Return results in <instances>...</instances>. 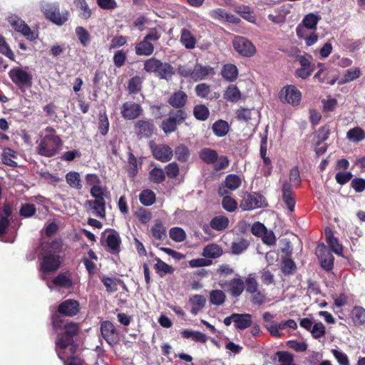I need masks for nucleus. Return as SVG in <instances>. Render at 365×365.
I'll return each instance as SVG.
<instances>
[{
    "mask_svg": "<svg viewBox=\"0 0 365 365\" xmlns=\"http://www.w3.org/2000/svg\"><path fill=\"white\" fill-rule=\"evenodd\" d=\"M66 181L71 188L79 190L83 187L81 175L78 172L70 171L66 173Z\"/></svg>",
    "mask_w": 365,
    "mask_h": 365,
    "instance_id": "cd10ccee",
    "label": "nucleus"
},
{
    "mask_svg": "<svg viewBox=\"0 0 365 365\" xmlns=\"http://www.w3.org/2000/svg\"><path fill=\"white\" fill-rule=\"evenodd\" d=\"M180 42L187 49H192L195 47L196 39L191 32L183 29L181 31Z\"/></svg>",
    "mask_w": 365,
    "mask_h": 365,
    "instance_id": "473e14b6",
    "label": "nucleus"
},
{
    "mask_svg": "<svg viewBox=\"0 0 365 365\" xmlns=\"http://www.w3.org/2000/svg\"><path fill=\"white\" fill-rule=\"evenodd\" d=\"M9 22L13 29L17 32L21 33L27 39L34 38V34L26 23L18 16H12L9 18Z\"/></svg>",
    "mask_w": 365,
    "mask_h": 365,
    "instance_id": "2eb2a0df",
    "label": "nucleus"
},
{
    "mask_svg": "<svg viewBox=\"0 0 365 365\" xmlns=\"http://www.w3.org/2000/svg\"><path fill=\"white\" fill-rule=\"evenodd\" d=\"M195 93L200 98H206L210 93V87L206 83H200L195 87Z\"/></svg>",
    "mask_w": 365,
    "mask_h": 365,
    "instance_id": "338daca9",
    "label": "nucleus"
},
{
    "mask_svg": "<svg viewBox=\"0 0 365 365\" xmlns=\"http://www.w3.org/2000/svg\"><path fill=\"white\" fill-rule=\"evenodd\" d=\"M222 205V207L228 212L235 211L237 207V202L230 196L224 197Z\"/></svg>",
    "mask_w": 365,
    "mask_h": 365,
    "instance_id": "e2e57ef3",
    "label": "nucleus"
},
{
    "mask_svg": "<svg viewBox=\"0 0 365 365\" xmlns=\"http://www.w3.org/2000/svg\"><path fill=\"white\" fill-rule=\"evenodd\" d=\"M156 263L154 267L160 277H163L166 274H172L174 269L172 266L162 261L160 258H156Z\"/></svg>",
    "mask_w": 365,
    "mask_h": 365,
    "instance_id": "79ce46f5",
    "label": "nucleus"
},
{
    "mask_svg": "<svg viewBox=\"0 0 365 365\" xmlns=\"http://www.w3.org/2000/svg\"><path fill=\"white\" fill-rule=\"evenodd\" d=\"M170 237L176 242H182L186 239V233L181 227H175L170 230Z\"/></svg>",
    "mask_w": 365,
    "mask_h": 365,
    "instance_id": "09e8293b",
    "label": "nucleus"
},
{
    "mask_svg": "<svg viewBox=\"0 0 365 365\" xmlns=\"http://www.w3.org/2000/svg\"><path fill=\"white\" fill-rule=\"evenodd\" d=\"M181 334L184 338H186V339L192 338V339L195 341L205 343L207 340V336L205 334H203L200 331H192V330H183L181 332Z\"/></svg>",
    "mask_w": 365,
    "mask_h": 365,
    "instance_id": "a19ab883",
    "label": "nucleus"
},
{
    "mask_svg": "<svg viewBox=\"0 0 365 365\" xmlns=\"http://www.w3.org/2000/svg\"><path fill=\"white\" fill-rule=\"evenodd\" d=\"M331 353L339 365H350L349 358L344 352L334 349H331Z\"/></svg>",
    "mask_w": 365,
    "mask_h": 365,
    "instance_id": "0e129e2a",
    "label": "nucleus"
},
{
    "mask_svg": "<svg viewBox=\"0 0 365 365\" xmlns=\"http://www.w3.org/2000/svg\"><path fill=\"white\" fill-rule=\"evenodd\" d=\"M175 155L176 158L181 162L187 161L190 157V151L187 146L180 144L176 147L175 150Z\"/></svg>",
    "mask_w": 365,
    "mask_h": 365,
    "instance_id": "8fccbe9b",
    "label": "nucleus"
},
{
    "mask_svg": "<svg viewBox=\"0 0 365 365\" xmlns=\"http://www.w3.org/2000/svg\"><path fill=\"white\" fill-rule=\"evenodd\" d=\"M140 202L145 206H150L155 201V193L150 190H143L139 197Z\"/></svg>",
    "mask_w": 365,
    "mask_h": 365,
    "instance_id": "de8ad7c7",
    "label": "nucleus"
},
{
    "mask_svg": "<svg viewBox=\"0 0 365 365\" xmlns=\"http://www.w3.org/2000/svg\"><path fill=\"white\" fill-rule=\"evenodd\" d=\"M150 176L152 181L155 182H161L165 178V173L161 168H155L150 172Z\"/></svg>",
    "mask_w": 365,
    "mask_h": 365,
    "instance_id": "680f3d73",
    "label": "nucleus"
},
{
    "mask_svg": "<svg viewBox=\"0 0 365 365\" xmlns=\"http://www.w3.org/2000/svg\"><path fill=\"white\" fill-rule=\"evenodd\" d=\"M186 118V113L181 110H177L173 115L162 122V129L165 133L174 132L177 124L182 123Z\"/></svg>",
    "mask_w": 365,
    "mask_h": 365,
    "instance_id": "9b49d317",
    "label": "nucleus"
},
{
    "mask_svg": "<svg viewBox=\"0 0 365 365\" xmlns=\"http://www.w3.org/2000/svg\"><path fill=\"white\" fill-rule=\"evenodd\" d=\"M235 327L245 329L252 324V316L250 314H234Z\"/></svg>",
    "mask_w": 365,
    "mask_h": 365,
    "instance_id": "7c9ffc66",
    "label": "nucleus"
},
{
    "mask_svg": "<svg viewBox=\"0 0 365 365\" xmlns=\"http://www.w3.org/2000/svg\"><path fill=\"white\" fill-rule=\"evenodd\" d=\"M241 179L240 178L234 174L228 175L225 180V187L230 189V190H237L241 185Z\"/></svg>",
    "mask_w": 365,
    "mask_h": 365,
    "instance_id": "a18cd8bd",
    "label": "nucleus"
},
{
    "mask_svg": "<svg viewBox=\"0 0 365 365\" xmlns=\"http://www.w3.org/2000/svg\"><path fill=\"white\" fill-rule=\"evenodd\" d=\"M220 286L227 289V292L235 297L242 294L245 289V282L241 278H234L230 281L222 282Z\"/></svg>",
    "mask_w": 365,
    "mask_h": 365,
    "instance_id": "4468645a",
    "label": "nucleus"
},
{
    "mask_svg": "<svg viewBox=\"0 0 365 365\" xmlns=\"http://www.w3.org/2000/svg\"><path fill=\"white\" fill-rule=\"evenodd\" d=\"M318 249L323 250V253L321 255V265L326 270H330L333 267L334 257L332 255L326 250L324 245L319 246Z\"/></svg>",
    "mask_w": 365,
    "mask_h": 365,
    "instance_id": "72a5a7b5",
    "label": "nucleus"
},
{
    "mask_svg": "<svg viewBox=\"0 0 365 365\" xmlns=\"http://www.w3.org/2000/svg\"><path fill=\"white\" fill-rule=\"evenodd\" d=\"M212 73H214V71L212 67L196 64L192 71V79L195 81L202 80Z\"/></svg>",
    "mask_w": 365,
    "mask_h": 365,
    "instance_id": "b1692460",
    "label": "nucleus"
},
{
    "mask_svg": "<svg viewBox=\"0 0 365 365\" xmlns=\"http://www.w3.org/2000/svg\"><path fill=\"white\" fill-rule=\"evenodd\" d=\"M222 76L227 81H235L238 76V69L234 64H226L222 70Z\"/></svg>",
    "mask_w": 365,
    "mask_h": 365,
    "instance_id": "f704fd0d",
    "label": "nucleus"
},
{
    "mask_svg": "<svg viewBox=\"0 0 365 365\" xmlns=\"http://www.w3.org/2000/svg\"><path fill=\"white\" fill-rule=\"evenodd\" d=\"M53 326L56 329H64V332L58 334L56 341V351L58 358L66 363L67 357L72 356L75 347L73 336L79 331L78 324L73 322H65L58 316L53 317Z\"/></svg>",
    "mask_w": 365,
    "mask_h": 365,
    "instance_id": "f257e3e1",
    "label": "nucleus"
},
{
    "mask_svg": "<svg viewBox=\"0 0 365 365\" xmlns=\"http://www.w3.org/2000/svg\"><path fill=\"white\" fill-rule=\"evenodd\" d=\"M76 34L78 38V40L81 41V43L83 46H86L90 42V35L88 32L82 26H78L76 29Z\"/></svg>",
    "mask_w": 365,
    "mask_h": 365,
    "instance_id": "6e6d98bb",
    "label": "nucleus"
},
{
    "mask_svg": "<svg viewBox=\"0 0 365 365\" xmlns=\"http://www.w3.org/2000/svg\"><path fill=\"white\" fill-rule=\"evenodd\" d=\"M199 157L207 164H214L217 160V153L213 149L205 148L199 152Z\"/></svg>",
    "mask_w": 365,
    "mask_h": 365,
    "instance_id": "c9c22d12",
    "label": "nucleus"
},
{
    "mask_svg": "<svg viewBox=\"0 0 365 365\" xmlns=\"http://www.w3.org/2000/svg\"><path fill=\"white\" fill-rule=\"evenodd\" d=\"M212 129L216 136L221 138L227 134L230 126L227 121L218 120L212 124Z\"/></svg>",
    "mask_w": 365,
    "mask_h": 365,
    "instance_id": "2f4dec72",
    "label": "nucleus"
},
{
    "mask_svg": "<svg viewBox=\"0 0 365 365\" xmlns=\"http://www.w3.org/2000/svg\"><path fill=\"white\" fill-rule=\"evenodd\" d=\"M223 98L227 101L235 103L241 99L242 94L237 86L230 84L226 88Z\"/></svg>",
    "mask_w": 365,
    "mask_h": 365,
    "instance_id": "a878e982",
    "label": "nucleus"
},
{
    "mask_svg": "<svg viewBox=\"0 0 365 365\" xmlns=\"http://www.w3.org/2000/svg\"><path fill=\"white\" fill-rule=\"evenodd\" d=\"M229 219L225 216H216L210 221V227L217 231L225 230L229 225Z\"/></svg>",
    "mask_w": 365,
    "mask_h": 365,
    "instance_id": "e433bc0d",
    "label": "nucleus"
},
{
    "mask_svg": "<svg viewBox=\"0 0 365 365\" xmlns=\"http://www.w3.org/2000/svg\"><path fill=\"white\" fill-rule=\"evenodd\" d=\"M135 133L140 137H150L153 133L154 125L153 121L148 119L137 120L134 125Z\"/></svg>",
    "mask_w": 365,
    "mask_h": 365,
    "instance_id": "f3484780",
    "label": "nucleus"
},
{
    "mask_svg": "<svg viewBox=\"0 0 365 365\" xmlns=\"http://www.w3.org/2000/svg\"><path fill=\"white\" fill-rule=\"evenodd\" d=\"M76 4L81 11V17L86 19L91 17V11L85 0H76Z\"/></svg>",
    "mask_w": 365,
    "mask_h": 365,
    "instance_id": "5fc2aeb1",
    "label": "nucleus"
},
{
    "mask_svg": "<svg viewBox=\"0 0 365 365\" xmlns=\"http://www.w3.org/2000/svg\"><path fill=\"white\" fill-rule=\"evenodd\" d=\"M352 319L356 326L365 323V309L361 307H355L351 311Z\"/></svg>",
    "mask_w": 365,
    "mask_h": 365,
    "instance_id": "ea45409f",
    "label": "nucleus"
},
{
    "mask_svg": "<svg viewBox=\"0 0 365 365\" xmlns=\"http://www.w3.org/2000/svg\"><path fill=\"white\" fill-rule=\"evenodd\" d=\"M232 43L236 51L243 56L250 57L256 52L253 43L245 37L235 36Z\"/></svg>",
    "mask_w": 365,
    "mask_h": 365,
    "instance_id": "1a4fd4ad",
    "label": "nucleus"
},
{
    "mask_svg": "<svg viewBox=\"0 0 365 365\" xmlns=\"http://www.w3.org/2000/svg\"><path fill=\"white\" fill-rule=\"evenodd\" d=\"M187 95L185 92L179 91L175 92L169 98L168 103L173 107L182 108L187 101Z\"/></svg>",
    "mask_w": 365,
    "mask_h": 365,
    "instance_id": "c756f323",
    "label": "nucleus"
},
{
    "mask_svg": "<svg viewBox=\"0 0 365 365\" xmlns=\"http://www.w3.org/2000/svg\"><path fill=\"white\" fill-rule=\"evenodd\" d=\"M144 69L148 73H154L162 79L169 80L173 76L174 68L168 63H163L155 58H150L144 62Z\"/></svg>",
    "mask_w": 365,
    "mask_h": 365,
    "instance_id": "39448f33",
    "label": "nucleus"
},
{
    "mask_svg": "<svg viewBox=\"0 0 365 365\" xmlns=\"http://www.w3.org/2000/svg\"><path fill=\"white\" fill-rule=\"evenodd\" d=\"M150 232L152 236L155 240H162L166 237V229L160 221H156L151 227Z\"/></svg>",
    "mask_w": 365,
    "mask_h": 365,
    "instance_id": "4c0bfd02",
    "label": "nucleus"
},
{
    "mask_svg": "<svg viewBox=\"0 0 365 365\" xmlns=\"http://www.w3.org/2000/svg\"><path fill=\"white\" fill-rule=\"evenodd\" d=\"M346 138L351 142L358 143L365 138V132L362 128L356 127L346 133Z\"/></svg>",
    "mask_w": 365,
    "mask_h": 365,
    "instance_id": "58836bf2",
    "label": "nucleus"
},
{
    "mask_svg": "<svg viewBox=\"0 0 365 365\" xmlns=\"http://www.w3.org/2000/svg\"><path fill=\"white\" fill-rule=\"evenodd\" d=\"M225 299V294L222 290L215 289L210 293V302L212 304L220 306L224 304Z\"/></svg>",
    "mask_w": 365,
    "mask_h": 365,
    "instance_id": "37998d69",
    "label": "nucleus"
},
{
    "mask_svg": "<svg viewBox=\"0 0 365 365\" xmlns=\"http://www.w3.org/2000/svg\"><path fill=\"white\" fill-rule=\"evenodd\" d=\"M160 36L156 30L152 29L135 46V53L138 56H150L154 51L153 42L157 41Z\"/></svg>",
    "mask_w": 365,
    "mask_h": 365,
    "instance_id": "423d86ee",
    "label": "nucleus"
},
{
    "mask_svg": "<svg viewBox=\"0 0 365 365\" xmlns=\"http://www.w3.org/2000/svg\"><path fill=\"white\" fill-rule=\"evenodd\" d=\"M325 331L326 328L322 322L315 323L313 325L312 329H311L312 336L314 339H319L323 336L325 334Z\"/></svg>",
    "mask_w": 365,
    "mask_h": 365,
    "instance_id": "052dcab7",
    "label": "nucleus"
},
{
    "mask_svg": "<svg viewBox=\"0 0 365 365\" xmlns=\"http://www.w3.org/2000/svg\"><path fill=\"white\" fill-rule=\"evenodd\" d=\"M9 76L12 82L21 89L31 85L32 76L21 68H12L9 71Z\"/></svg>",
    "mask_w": 365,
    "mask_h": 365,
    "instance_id": "6e6552de",
    "label": "nucleus"
},
{
    "mask_svg": "<svg viewBox=\"0 0 365 365\" xmlns=\"http://www.w3.org/2000/svg\"><path fill=\"white\" fill-rule=\"evenodd\" d=\"M277 354L279 357V365H294L292 354L286 351H278Z\"/></svg>",
    "mask_w": 365,
    "mask_h": 365,
    "instance_id": "13d9d810",
    "label": "nucleus"
},
{
    "mask_svg": "<svg viewBox=\"0 0 365 365\" xmlns=\"http://www.w3.org/2000/svg\"><path fill=\"white\" fill-rule=\"evenodd\" d=\"M101 331L104 339L109 344H115L118 341V333L114 325L109 321L103 322L101 326Z\"/></svg>",
    "mask_w": 365,
    "mask_h": 365,
    "instance_id": "dca6fc26",
    "label": "nucleus"
},
{
    "mask_svg": "<svg viewBox=\"0 0 365 365\" xmlns=\"http://www.w3.org/2000/svg\"><path fill=\"white\" fill-rule=\"evenodd\" d=\"M209 15L212 19L220 21H226L234 24H237L240 21L238 17L221 8L209 11Z\"/></svg>",
    "mask_w": 365,
    "mask_h": 365,
    "instance_id": "a211bd4d",
    "label": "nucleus"
},
{
    "mask_svg": "<svg viewBox=\"0 0 365 365\" xmlns=\"http://www.w3.org/2000/svg\"><path fill=\"white\" fill-rule=\"evenodd\" d=\"M93 213L98 217H104L106 216V200L105 199H97L93 200H87L86 202Z\"/></svg>",
    "mask_w": 365,
    "mask_h": 365,
    "instance_id": "4be33fe9",
    "label": "nucleus"
},
{
    "mask_svg": "<svg viewBox=\"0 0 365 365\" xmlns=\"http://www.w3.org/2000/svg\"><path fill=\"white\" fill-rule=\"evenodd\" d=\"M58 311L65 316L73 317L79 312V303L74 299L65 300L59 304Z\"/></svg>",
    "mask_w": 365,
    "mask_h": 365,
    "instance_id": "6ab92c4d",
    "label": "nucleus"
},
{
    "mask_svg": "<svg viewBox=\"0 0 365 365\" xmlns=\"http://www.w3.org/2000/svg\"><path fill=\"white\" fill-rule=\"evenodd\" d=\"M192 308L190 312L195 316L205 305L206 299L200 294H195L189 300Z\"/></svg>",
    "mask_w": 365,
    "mask_h": 365,
    "instance_id": "bb28decb",
    "label": "nucleus"
},
{
    "mask_svg": "<svg viewBox=\"0 0 365 365\" xmlns=\"http://www.w3.org/2000/svg\"><path fill=\"white\" fill-rule=\"evenodd\" d=\"M326 240L331 250L336 255H341L343 252L342 245L339 242L336 237L334 236L333 232L329 227L325 229Z\"/></svg>",
    "mask_w": 365,
    "mask_h": 365,
    "instance_id": "393cba45",
    "label": "nucleus"
},
{
    "mask_svg": "<svg viewBox=\"0 0 365 365\" xmlns=\"http://www.w3.org/2000/svg\"><path fill=\"white\" fill-rule=\"evenodd\" d=\"M320 17L312 13L304 16L302 20V26L309 29H315Z\"/></svg>",
    "mask_w": 365,
    "mask_h": 365,
    "instance_id": "c03bdc74",
    "label": "nucleus"
},
{
    "mask_svg": "<svg viewBox=\"0 0 365 365\" xmlns=\"http://www.w3.org/2000/svg\"><path fill=\"white\" fill-rule=\"evenodd\" d=\"M361 71L359 68H351L347 70L343 78V83L352 81L359 77Z\"/></svg>",
    "mask_w": 365,
    "mask_h": 365,
    "instance_id": "bf43d9fd",
    "label": "nucleus"
},
{
    "mask_svg": "<svg viewBox=\"0 0 365 365\" xmlns=\"http://www.w3.org/2000/svg\"><path fill=\"white\" fill-rule=\"evenodd\" d=\"M53 283L56 286L64 288H68L72 285V281L70 277L63 273L59 274L56 278H54Z\"/></svg>",
    "mask_w": 365,
    "mask_h": 365,
    "instance_id": "3c124183",
    "label": "nucleus"
},
{
    "mask_svg": "<svg viewBox=\"0 0 365 365\" xmlns=\"http://www.w3.org/2000/svg\"><path fill=\"white\" fill-rule=\"evenodd\" d=\"M142 81L139 76H135L130 79L128 89L130 93H136L141 89Z\"/></svg>",
    "mask_w": 365,
    "mask_h": 365,
    "instance_id": "4d7b16f0",
    "label": "nucleus"
},
{
    "mask_svg": "<svg viewBox=\"0 0 365 365\" xmlns=\"http://www.w3.org/2000/svg\"><path fill=\"white\" fill-rule=\"evenodd\" d=\"M279 98L281 102L288 103L292 106H298L302 99V93L294 85L284 86L279 93Z\"/></svg>",
    "mask_w": 365,
    "mask_h": 365,
    "instance_id": "0eeeda50",
    "label": "nucleus"
},
{
    "mask_svg": "<svg viewBox=\"0 0 365 365\" xmlns=\"http://www.w3.org/2000/svg\"><path fill=\"white\" fill-rule=\"evenodd\" d=\"M265 205L264 197L258 193L253 192L245 195L240 202V207L244 210H252L262 207Z\"/></svg>",
    "mask_w": 365,
    "mask_h": 365,
    "instance_id": "9d476101",
    "label": "nucleus"
},
{
    "mask_svg": "<svg viewBox=\"0 0 365 365\" xmlns=\"http://www.w3.org/2000/svg\"><path fill=\"white\" fill-rule=\"evenodd\" d=\"M44 134L40 139L36 147L37 153L44 157H53L58 153L63 145V142L56 131L51 127L44 129Z\"/></svg>",
    "mask_w": 365,
    "mask_h": 365,
    "instance_id": "f03ea898",
    "label": "nucleus"
},
{
    "mask_svg": "<svg viewBox=\"0 0 365 365\" xmlns=\"http://www.w3.org/2000/svg\"><path fill=\"white\" fill-rule=\"evenodd\" d=\"M297 60L301 67L296 71L297 76L305 79L314 71V66L312 64V57L310 55L299 56Z\"/></svg>",
    "mask_w": 365,
    "mask_h": 365,
    "instance_id": "f8f14e48",
    "label": "nucleus"
},
{
    "mask_svg": "<svg viewBox=\"0 0 365 365\" xmlns=\"http://www.w3.org/2000/svg\"><path fill=\"white\" fill-rule=\"evenodd\" d=\"M49 250H45L41 262V271L43 273L57 270L61 264L60 257L55 253L61 248L60 242L53 241L48 245Z\"/></svg>",
    "mask_w": 365,
    "mask_h": 365,
    "instance_id": "7ed1b4c3",
    "label": "nucleus"
},
{
    "mask_svg": "<svg viewBox=\"0 0 365 365\" xmlns=\"http://www.w3.org/2000/svg\"><path fill=\"white\" fill-rule=\"evenodd\" d=\"M120 113L125 120H134L141 115L143 108L138 103L128 101L123 104Z\"/></svg>",
    "mask_w": 365,
    "mask_h": 365,
    "instance_id": "ddd939ff",
    "label": "nucleus"
},
{
    "mask_svg": "<svg viewBox=\"0 0 365 365\" xmlns=\"http://www.w3.org/2000/svg\"><path fill=\"white\" fill-rule=\"evenodd\" d=\"M282 200L286 205L287 209L291 212L294 211L295 206V200L293 196L292 185L289 182H284L282 184Z\"/></svg>",
    "mask_w": 365,
    "mask_h": 365,
    "instance_id": "412c9836",
    "label": "nucleus"
},
{
    "mask_svg": "<svg viewBox=\"0 0 365 365\" xmlns=\"http://www.w3.org/2000/svg\"><path fill=\"white\" fill-rule=\"evenodd\" d=\"M188 264L189 266L192 268L202 267L211 265L212 261L206 258H197L190 260Z\"/></svg>",
    "mask_w": 365,
    "mask_h": 365,
    "instance_id": "69168bd1",
    "label": "nucleus"
},
{
    "mask_svg": "<svg viewBox=\"0 0 365 365\" xmlns=\"http://www.w3.org/2000/svg\"><path fill=\"white\" fill-rule=\"evenodd\" d=\"M153 155L157 160L165 163L171 160L173 151L168 145L161 144L153 148Z\"/></svg>",
    "mask_w": 365,
    "mask_h": 365,
    "instance_id": "aec40b11",
    "label": "nucleus"
},
{
    "mask_svg": "<svg viewBox=\"0 0 365 365\" xmlns=\"http://www.w3.org/2000/svg\"><path fill=\"white\" fill-rule=\"evenodd\" d=\"M105 242L106 245L110 252L115 254L119 252L121 240L118 232H110L106 236Z\"/></svg>",
    "mask_w": 365,
    "mask_h": 365,
    "instance_id": "5701e85b",
    "label": "nucleus"
},
{
    "mask_svg": "<svg viewBox=\"0 0 365 365\" xmlns=\"http://www.w3.org/2000/svg\"><path fill=\"white\" fill-rule=\"evenodd\" d=\"M41 9L46 19L53 24L61 26L68 19V11L67 10L60 11L59 6L56 3H50L46 1H41L40 3Z\"/></svg>",
    "mask_w": 365,
    "mask_h": 365,
    "instance_id": "20e7f679",
    "label": "nucleus"
},
{
    "mask_svg": "<svg viewBox=\"0 0 365 365\" xmlns=\"http://www.w3.org/2000/svg\"><path fill=\"white\" fill-rule=\"evenodd\" d=\"M222 254V248L217 244H210L205 246L202 255L205 258H217Z\"/></svg>",
    "mask_w": 365,
    "mask_h": 365,
    "instance_id": "c85d7f7f",
    "label": "nucleus"
},
{
    "mask_svg": "<svg viewBox=\"0 0 365 365\" xmlns=\"http://www.w3.org/2000/svg\"><path fill=\"white\" fill-rule=\"evenodd\" d=\"M91 195L92 197H93L95 199H105V197L106 196V190L105 189L100 186L99 184L95 186H93L91 188Z\"/></svg>",
    "mask_w": 365,
    "mask_h": 365,
    "instance_id": "774afa93",
    "label": "nucleus"
},
{
    "mask_svg": "<svg viewBox=\"0 0 365 365\" xmlns=\"http://www.w3.org/2000/svg\"><path fill=\"white\" fill-rule=\"evenodd\" d=\"M195 117L200 120H206L210 115L208 108L204 105H197L193 110Z\"/></svg>",
    "mask_w": 365,
    "mask_h": 365,
    "instance_id": "603ef678",
    "label": "nucleus"
},
{
    "mask_svg": "<svg viewBox=\"0 0 365 365\" xmlns=\"http://www.w3.org/2000/svg\"><path fill=\"white\" fill-rule=\"evenodd\" d=\"M249 246V242L245 239H239L232 243L231 250L234 255H240L245 252Z\"/></svg>",
    "mask_w": 365,
    "mask_h": 365,
    "instance_id": "49530a36",
    "label": "nucleus"
},
{
    "mask_svg": "<svg viewBox=\"0 0 365 365\" xmlns=\"http://www.w3.org/2000/svg\"><path fill=\"white\" fill-rule=\"evenodd\" d=\"M245 288L246 292L250 294L256 292V291L258 289V282L252 274H250L246 279L245 282Z\"/></svg>",
    "mask_w": 365,
    "mask_h": 365,
    "instance_id": "864d4df0",
    "label": "nucleus"
}]
</instances>
